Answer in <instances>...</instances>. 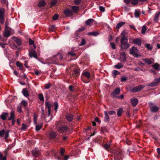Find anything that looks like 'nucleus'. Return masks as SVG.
<instances>
[{
    "mask_svg": "<svg viewBox=\"0 0 160 160\" xmlns=\"http://www.w3.org/2000/svg\"><path fill=\"white\" fill-rule=\"evenodd\" d=\"M55 125L58 128V132L61 133H68V134L71 133L70 129L67 125H63V123L59 121H56Z\"/></svg>",
    "mask_w": 160,
    "mask_h": 160,
    "instance_id": "obj_1",
    "label": "nucleus"
},
{
    "mask_svg": "<svg viewBox=\"0 0 160 160\" xmlns=\"http://www.w3.org/2000/svg\"><path fill=\"white\" fill-rule=\"evenodd\" d=\"M139 53V50H138L137 48L133 46L130 49L129 52L130 54L132 55L135 58H138V57H141V55L138 54V53Z\"/></svg>",
    "mask_w": 160,
    "mask_h": 160,
    "instance_id": "obj_2",
    "label": "nucleus"
},
{
    "mask_svg": "<svg viewBox=\"0 0 160 160\" xmlns=\"http://www.w3.org/2000/svg\"><path fill=\"white\" fill-rule=\"evenodd\" d=\"M121 48L123 50H126L130 46V44L128 42V41H120Z\"/></svg>",
    "mask_w": 160,
    "mask_h": 160,
    "instance_id": "obj_3",
    "label": "nucleus"
},
{
    "mask_svg": "<svg viewBox=\"0 0 160 160\" xmlns=\"http://www.w3.org/2000/svg\"><path fill=\"white\" fill-rule=\"evenodd\" d=\"M145 87L144 85H139L135 87L130 89V91L132 93H134L141 91Z\"/></svg>",
    "mask_w": 160,
    "mask_h": 160,
    "instance_id": "obj_4",
    "label": "nucleus"
},
{
    "mask_svg": "<svg viewBox=\"0 0 160 160\" xmlns=\"http://www.w3.org/2000/svg\"><path fill=\"white\" fill-rule=\"evenodd\" d=\"M62 55L61 54L58 53L52 58V60L53 63L57 62L59 61V60H62Z\"/></svg>",
    "mask_w": 160,
    "mask_h": 160,
    "instance_id": "obj_5",
    "label": "nucleus"
},
{
    "mask_svg": "<svg viewBox=\"0 0 160 160\" xmlns=\"http://www.w3.org/2000/svg\"><path fill=\"white\" fill-rule=\"evenodd\" d=\"M80 69L78 67H75L72 72V75L74 78L78 77L80 75Z\"/></svg>",
    "mask_w": 160,
    "mask_h": 160,
    "instance_id": "obj_6",
    "label": "nucleus"
},
{
    "mask_svg": "<svg viewBox=\"0 0 160 160\" xmlns=\"http://www.w3.org/2000/svg\"><path fill=\"white\" fill-rule=\"evenodd\" d=\"M120 89L119 88H117L113 91L111 93V96L113 98H116V95L120 94Z\"/></svg>",
    "mask_w": 160,
    "mask_h": 160,
    "instance_id": "obj_7",
    "label": "nucleus"
},
{
    "mask_svg": "<svg viewBox=\"0 0 160 160\" xmlns=\"http://www.w3.org/2000/svg\"><path fill=\"white\" fill-rule=\"evenodd\" d=\"M115 158L117 160H120L122 158V153L119 150H117L115 153Z\"/></svg>",
    "mask_w": 160,
    "mask_h": 160,
    "instance_id": "obj_8",
    "label": "nucleus"
},
{
    "mask_svg": "<svg viewBox=\"0 0 160 160\" xmlns=\"http://www.w3.org/2000/svg\"><path fill=\"white\" fill-rule=\"evenodd\" d=\"M29 55L30 58L34 57L36 59H38L37 54L35 50L33 49H32L30 51H29Z\"/></svg>",
    "mask_w": 160,
    "mask_h": 160,
    "instance_id": "obj_9",
    "label": "nucleus"
},
{
    "mask_svg": "<svg viewBox=\"0 0 160 160\" xmlns=\"http://www.w3.org/2000/svg\"><path fill=\"white\" fill-rule=\"evenodd\" d=\"M45 105L46 107L48 108V116H49L51 114V108L52 105L49 101L45 102Z\"/></svg>",
    "mask_w": 160,
    "mask_h": 160,
    "instance_id": "obj_10",
    "label": "nucleus"
},
{
    "mask_svg": "<svg viewBox=\"0 0 160 160\" xmlns=\"http://www.w3.org/2000/svg\"><path fill=\"white\" fill-rule=\"evenodd\" d=\"M11 29L10 28H7V29H5V32H4V36L5 37H8L10 35Z\"/></svg>",
    "mask_w": 160,
    "mask_h": 160,
    "instance_id": "obj_11",
    "label": "nucleus"
},
{
    "mask_svg": "<svg viewBox=\"0 0 160 160\" xmlns=\"http://www.w3.org/2000/svg\"><path fill=\"white\" fill-rule=\"evenodd\" d=\"M64 13L67 16L70 17L73 15L72 12L69 9H66L64 11Z\"/></svg>",
    "mask_w": 160,
    "mask_h": 160,
    "instance_id": "obj_12",
    "label": "nucleus"
},
{
    "mask_svg": "<svg viewBox=\"0 0 160 160\" xmlns=\"http://www.w3.org/2000/svg\"><path fill=\"white\" fill-rule=\"evenodd\" d=\"M130 101L131 104L133 107H135L138 102V99L135 98H132L130 100Z\"/></svg>",
    "mask_w": 160,
    "mask_h": 160,
    "instance_id": "obj_13",
    "label": "nucleus"
},
{
    "mask_svg": "<svg viewBox=\"0 0 160 160\" xmlns=\"http://www.w3.org/2000/svg\"><path fill=\"white\" fill-rule=\"evenodd\" d=\"M9 116V114L7 112H3L0 116V118L3 120H5Z\"/></svg>",
    "mask_w": 160,
    "mask_h": 160,
    "instance_id": "obj_14",
    "label": "nucleus"
},
{
    "mask_svg": "<svg viewBox=\"0 0 160 160\" xmlns=\"http://www.w3.org/2000/svg\"><path fill=\"white\" fill-rule=\"evenodd\" d=\"M57 134L55 132L53 131H50L49 133V137L50 139H52L55 138Z\"/></svg>",
    "mask_w": 160,
    "mask_h": 160,
    "instance_id": "obj_15",
    "label": "nucleus"
},
{
    "mask_svg": "<svg viewBox=\"0 0 160 160\" xmlns=\"http://www.w3.org/2000/svg\"><path fill=\"white\" fill-rule=\"evenodd\" d=\"M32 155L35 157H38L40 155V153L39 151L35 149L32 151Z\"/></svg>",
    "mask_w": 160,
    "mask_h": 160,
    "instance_id": "obj_16",
    "label": "nucleus"
},
{
    "mask_svg": "<svg viewBox=\"0 0 160 160\" xmlns=\"http://www.w3.org/2000/svg\"><path fill=\"white\" fill-rule=\"evenodd\" d=\"M73 116L72 114L67 113L65 116L66 119L69 122H71L73 119Z\"/></svg>",
    "mask_w": 160,
    "mask_h": 160,
    "instance_id": "obj_17",
    "label": "nucleus"
},
{
    "mask_svg": "<svg viewBox=\"0 0 160 160\" xmlns=\"http://www.w3.org/2000/svg\"><path fill=\"white\" fill-rule=\"evenodd\" d=\"M126 60L125 53L124 52H121V54L120 60L122 62H125Z\"/></svg>",
    "mask_w": 160,
    "mask_h": 160,
    "instance_id": "obj_18",
    "label": "nucleus"
},
{
    "mask_svg": "<svg viewBox=\"0 0 160 160\" xmlns=\"http://www.w3.org/2000/svg\"><path fill=\"white\" fill-rule=\"evenodd\" d=\"M94 20L92 19H89L86 21L85 22V24L87 25L92 26V25Z\"/></svg>",
    "mask_w": 160,
    "mask_h": 160,
    "instance_id": "obj_19",
    "label": "nucleus"
},
{
    "mask_svg": "<svg viewBox=\"0 0 160 160\" xmlns=\"http://www.w3.org/2000/svg\"><path fill=\"white\" fill-rule=\"evenodd\" d=\"M127 32L125 30H124L121 32V35L122 37L121 40H128L126 37Z\"/></svg>",
    "mask_w": 160,
    "mask_h": 160,
    "instance_id": "obj_20",
    "label": "nucleus"
},
{
    "mask_svg": "<svg viewBox=\"0 0 160 160\" xmlns=\"http://www.w3.org/2000/svg\"><path fill=\"white\" fill-rule=\"evenodd\" d=\"M123 109L122 108H120L117 110V114L118 117L121 116L122 114L123 113Z\"/></svg>",
    "mask_w": 160,
    "mask_h": 160,
    "instance_id": "obj_21",
    "label": "nucleus"
},
{
    "mask_svg": "<svg viewBox=\"0 0 160 160\" xmlns=\"http://www.w3.org/2000/svg\"><path fill=\"white\" fill-rule=\"evenodd\" d=\"M22 93L23 95L26 97H27L29 95V94L26 88H24L23 89Z\"/></svg>",
    "mask_w": 160,
    "mask_h": 160,
    "instance_id": "obj_22",
    "label": "nucleus"
},
{
    "mask_svg": "<svg viewBox=\"0 0 160 160\" xmlns=\"http://www.w3.org/2000/svg\"><path fill=\"white\" fill-rule=\"evenodd\" d=\"M151 111L153 112H157L159 110V108L157 106H152L150 107Z\"/></svg>",
    "mask_w": 160,
    "mask_h": 160,
    "instance_id": "obj_23",
    "label": "nucleus"
},
{
    "mask_svg": "<svg viewBox=\"0 0 160 160\" xmlns=\"http://www.w3.org/2000/svg\"><path fill=\"white\" fill-rule=\"evenodd\" d=\"M82 75L87 78L88 79L90 78V74L88 71H83L82 73Z\"/></svg>",
    "mask_w": 160,
    "mask_h": 160,
    "instance_id": "obj_24",
    "label": "nucleus"
},
{
    "mask_svg": "<svg viewBox=\"0 0 160 160\" xmlns=\"http://www.w3.org/2000/svg\"><path fill=\"white\" fill-rule=\"evenodd\" d=\"M160 14V12H158L155 14L154 18V21L156 22H157L158 20Z\"/></svg>",
    "mask_w": 160,
    "mask_h": 160,
    "instance_id": "obj_25",
    "label": "nucleus"
},
{
    "mask_svg": "<svg viewBox=\"0 0 160 160\" xmlns=\"http://www.w3.org/2000/svg\"><path fill=\"white\" fill-rule=\"evenodd\" d=\"M152 67L154 68L159 71L160 70V65L157 63H155L152 65Z\"/></svg>",
    "mask_w": 160,
    "mask_h": 160,
    "instance_id": "obj_26",
    "label": "nucleus"
},
{
    "mask_svg": "<svg viewBox=\"0 0 160 160\" xmlns=\"http://www.w3.org/2000/svg\"><path fill=\"white\" fill-rule=\"evenodd\" d=\"M99 34V32L98 31H94L92 32H91L89 33H88V35H92L94 36H96Z\"/></svg>",
    "mask_w": 160,
    "mask_h": 160,
    "instance_id": "obj_27",
    "label": "nucleus"
},
{
    "mask_svg": "<svg viewBox=\"0 0 160 160\" xmlns=\"http://www.w3.org/2000/svg\"><path fill=\"white\" fill-rule=\"evenodd\" d=\"M15 117V114L14 113V112L13 111H12L10 113V116L8 118V120L9 121L12 120L14 119V117Z\"/></svg>",
    "mask_w": 160,
    "mask_h": 160,
    "instance_id": "obj_28",
    "label": "nucleus"
},
{
    "mask_svg": "<svg viewBox=\"0 0 160 160\" xmlns=\"http://www.w3.org/2000/svg\"><path fill=\"white\" fill-rule=\"evenodd\" d=\"M158 85V82L156 81L152 82L151 83L147 84L146 85L148 86L154 87Z\"/></svg>",
    "mask_w": 160,
    "mask_h": 160,
    "instance_id": "obj_29",
    "label": "nucleus"
},
{
    "mask_svg": "<svg viewBox=\"0 0 160 160\" xmlns=\"http://www.w3.org/2000/svg\"><path fill=\"white\" fill-rule=\"evenodd\" d=\"M71 8L72 10V12L74 13H77L78 10V6H72L71 7Z\"/></svg>",
    "mask_w": 160,
    "mask_h": 160,
    "instance_id": "obj_30",
    "label": "nucleus"
},
{
    "mask_svg": "<svg viewBox=\"0 0 160 160\" xmlns=\"http://www.w3.org/2000/svg\"><path fill=\"white\" fill-rule=\"evenodd\" d=\"M123 65L122 63H119L114 66L115 68L120 69L123 67Z\"/></svg>",
    "mask_w": 160,
    "mask_h": 160,
    "instance_id": "obj_31",
    "label": "nucleus"
},
{
    "mask_svg": "<svg viewBox=\"0 0 160 160\" xmlns=\"http://www.w3.org/2000/svg\"><path fill=\"white\" fill-rule=\"evenodd\" d=\"M125 23V22H121L118 23L116 26L117 29H119Z\"/></svg>",
    "mask_w": 160,
    "mask_h": 160,
    "instance_id": "obj_32",
    "label": "nucleus"
},
{
    "mask_svg": "<svg viewBox=\"0 0 160 160\" xmlns=\"http://www.w3.org/2000/svg\"><path fill=\"white\" fill-rule=\"evenodd\" d=\"M68 54L71 56H74L76 55V53L74 52L73 49H72L71 51L68 52Z\"/></svg>",
    "mask_w": 160,
    "mask_h": 160,
    "instance_id": "obj_33",
    "label": "nucleus"
},
{
    "mask_svg": "<svg viewBox=\"0 0 160 160\" xmlns=\"http://www.w3.org/2000/svg\"><path fill=\"white\" fill-rule=\"evenodd\" d=\"M143 61L145 63H148L149 65L151 64L152 63L151 60L149 59L145 58L143 59Z\"/></svg>",
    "mask_w": 160,
    "mask_h": 160,
    "instance_id": "obj_34",
    "label": "nucleus"
},
{
    "mask_svg": "<svg viewBox=\"0 0 160 160\" xmlns=\"http://www.w3.org/2000/svg\"><path fill=\"white\" fill-rule=\"evenodd\" d=\"M43 124L41 123L40 124L37 125L35 127V129L36 131H39L42 128Z\"/></svg>",
    "mask_w": 160,
    "mask_h": 160,
    "instance_id": "obj_35",
    "label": "nucleus"
},
{
    "mask_svg": "<svg viewBox=\"0 0 160 160\" xmlns=\"http://www.w3.org/2000/svg\"><path fill=\"white\" fill-rule=\"evenodd\" d=\"M46 4L44 1L42 0L40 1L38 5V6L39 7H42L43 6H44Z\"/></svg>",
    "mask_w": 160,
    "mask_h": 160,
    "instance_id": "obj_36",
    "label": "nucleus"
},
{
    "mask_svg": "<svg viewBox=\"0 0 160 160\" xmlns=\"http://www.w3.org/2000/svg\"><path fill=\"white\" fill-rule=\"evenodd\" d=\"M5 10L3 8H0V16H4Z\"/></svg>",
    "mask_w": 160,
    "mask_h": 160,
    "instance_id": "obj_37",
    "label": "nucleus"
},
{
    "mask_svg": "<svg viewBox=\"0 0 160 160\" xmlns=\"http://www.w3.org/2000/svg\"><path fill=\"white\" fill-rule=\"evenodd\" d=\"M135 17L136 18H138L140 14V12L139 11H138L137 10H135Z\"/></svg>",
    "mask_w": 160,
    "mask_h": 160,
    "instance_id": "obj_38",
    "label": "nucleus"
},
{
    "mask_svg": "<svg viewBox=\"0 0 160 160\" xmlns=\"http://www.w3.org/2000/svg\"><path fill=\"white\" fill-rule=\"evenodd\" d=\"M65 152V149L61 148V150L60 152V153L61 156L63 157L64 156V153Z\"/></svg>",
    "mask_w": 160,
    "mask_h": 160,
    "instance_id": "obj_39",
    "label": "nucleus"
},
{
    "mask_svg": "<svg viewBox=\"0 0 160 160\" xmlns=\"http://www.w3.org/2000/svg\"><path fill=\"white\" fill-rule=\"evenodd\" d=\"M134 44H137L138 46H140L142 43L141 41H133Z\"/></svg>",
    "mask_w": 160,
    "mask_h": 160,
    "instance_id": "obj_40",
    "label": "nucleus"
},
{
    "mask_svg": "<svg viewBox=\"0 0 160 160\" xmlns=\"http://www.w3.org/2000/svg\"><path fill=\"white\" fill-rule=\"evenodd\" d=\"M38 98L41 101H44V98L43 95L42 93H41L38 95Z\"/></svg>",
    "mask_w": 160,
    "mask_h": 160,
    "instance_id": "obj_41",
    "label": "nucleus"
},
{
    "mask_svg": "<svg viewBox=\"0 0 160 160\" xmlns=\"http://www.w3.org/2000/svg\"><path fill=\"white\" fill-rule=\"evenodd\" d=\"M147 28L145 26H143L142 27V34H144L145 33V32Z\"/></svg>",
    "mask_w": 160,
    "mask_h": 160,
    "instance_id": "obj_42",
    "label": "nucleus"
},
{
    "mask_svg": "<svg viewBox=\"0 0 160 160\" xmlns=\"http://www.w3.org/2000/svg\"><path fill=\"white\" fill-rule=\"evenodd\" d=\"M145 46L147 49L149 50H151L152 49V47L150 46L149 44H147Z\"/></svg>",
    "mask_w": 160,
    "mask_h": 160,
    "instance_id": "obj_43",
    "label": "nucleus"
},
{
    "mask_svg": "<svg viewBox=\"0 0 160 160\" xmlns=\"http://www.w3.org/2000/svg\"><path fill=\"white\" fill-rule=\"evenodd\" d=\"M112 74H114L115 75L117 76L118 75H119L120 73L117 70H114L112 71Z\"/></svg>",
    "mask_w": 160,
    "mask_h": 160,
    "instance_id": "obj_44",
    "label": "nucleus"
},
{
    "mask_svg": "<svg viewBox=\"0 0 160 160\" xmlns=\"http://www.w3.org/2000/svg\"><path fill=\"white\" fill-rule=\"evenodd\" d=\"M16 65L19 68H21V67H22L23 65L21 63V62L18 61H17L16 62Z\"/></svg>",
    "mask_w": 160,
    "mask_h": 160,
    "instance_id": "obj_45",
    "label": "nucleus"
},
{
    "mask_svg": "<svg viewBox=\"0 0 160 160\" xmlns=\"http://www.w3.org/2000/svg\"><path fill=\"white\" fill-rule=\"evenodd\" d=\"M52 84L50 83L45 84L44 86L45 88L47 89H48L52 86Z\"/></svg>",
    "mask_w": 160,
    "mask_h": 160,
    "instance_id": "obj_46",
    "label": "nucleus"
},
{
    "mask_svg": "<svg viewBox=\"0 0 160 160\" xmlns=\"http://www.w3.org/2000/svg\"><path fill=\"white\" fill-rule=\"evenodd\" d=\"M85 29V28L83 27H81V28H79L76 32V34H77V33L78 32H82V31H83Z\"/></svg>",
    "mask_w": 160,
    "mask_h": 160,
    "instance_id": "obj_47",
    "label": "nucleus"
},
{
    "mask_svg": "<svg viewBox=\"0 0 160 160\" xmlns=\"http://www.w3.org/2000/svg\"><path fill=\"white\" fill-rule=\"evenodd\" d=\"M22 104L25 107H26L28 105V102L27 101L24 100H23L21 102Z\"/></svg>",
    "mask_w": 160,
    "mask_h": 160,
    "instance_id": "obj_48",
    "label": "nucleus"
},
{
    "mask_svg": "<svg viewBox=\"0 0 160 160\" xmlns=\"http://www.w3.org/2000/svg\"><path fill=\"white\" fill-rule=\"evenodd\" d=\"M110 118L108 115L105 116L104 121L105 122H108Z\"/></svg>",
    "mask_w": 160,
    "mask_h": 160,
    "instance_id": "obj_49",
    "label": "nucleus"
},
{
    "mask_svg": "<svg viewBox=\"0 0 160 160\" xmlns=\"http://www.w3.org/2000/svg\"><path fill=\"white\" fill-rule=\"evenodd\" d=\"M54 104L55 106L54 109L55 112H56L58 109V104L57 102H54Z\"/></svg>",
    "mask_w": 160,
    "mask_h": 160,
    "instance_id": "obj_50",
    "label": "nucleus"
},
{
    "mask_svg": "<svg viewBox=\"0 0 160 160\" xmlns=\"http://www.w3.org/2000/svg\"><path fill=\"white\" fill-rule=\"evenodd\" d=\"M110 145L107 144H105L103 145V148L106 150L110 148Z\"/></svg>",
    "mask_w": 160,
    "mask_h": 160,
    "instance_id": "obj_51",
    "label": "nucleus"
},
{
    "mask_svg": "<svg viewBox=\"0 0 160 160\" xmlns=\"http://www.w3.org/2000/svg\"><path fill=\"white\" fill-rule=\"evenodd\" d=\"M138 0H132L131 3L132 4L135 5L138 3Z\"/></svg>",
    "mask_w": 160,
    "mask_h": 160,
    "instance_id": "obj_52",
    "label": "nucleus"
},
{
    "mask_svg": "<svg viewBox=\"0 0 160 160\" xmlns=\"http://www.w3.org/2000/svg\"><path fill=\"white\" fill-rule=\"evenodd\" d=\"M108 113L110 115H115L116 112L114 111H109Z\"/></svg>",
    "mask_w": 160,
    "mask_h": 160,
    "instance_id": "obj_53",
    "label": "nucleus"
},
{
    "mask_svg": "<svg viewBox=\"0 0 160 160\" xmlns=\"http://www.w3.org/2000/svg\"><path fill=\"white\" fill-rule=\"evenodd\" d=\"M6 156L4 157L3 154L0 155V160H6Z\"/></svg>",
    "mask_w": 160,
    "mask_h": 160,
    "instance_id": "obj_54",
    "label": "nucleus"
},
{
    "mask_svg": "<svg viewBox=\"0 0 160 160\" xmlns=\"http://www.w3.org/2000/svg\"><path fill=\"white\" fill-rule=\"evenodd\" d=\"M5 131L4 130H2L0 131V137L3 136L4 134L5 133Z\"/></svg>",
    "mask_w": 160,
    "mask_h": 160,
    "instance_id": "obj_55",
    "label": "nucleus"
},
{
    "mask_svg": "<svg viewBox=\"0 0 160 160\" xmlns=\"http://www.w3.org/2000/svg\"><path fill=\"white\" fill-rule=\"evenodd\" d=\"M128 79V78L125 77V76L122 77L121 78V81L122 82H123L126 81Z\"/></svg>",
    "mask_w": 160,
    "mask_h": 160,
    "instance_id": "obj_56",
    "label": "nucleus"
},
{
    "mask_svg": "<svg viewBox=\"0 0 160 160\" xmlns=\"http://www.w3.org/2000/svg\"><path fill=\"white\" fill-rule=\"evenodd\" d=\"M0 21L2 24H3L4 23V16H0Z\"/></svg>",
    "mask_w": 160,
    "mask_h": 160,
    "instance_id": "obj_57",
    "label": "nucleus"
},
{
    "mask_svg": "<svg viewBox=\"0 0 160 160\" xmlns=\"http://www.w3.org/2000/svg\"><path fill=\"white\" fill-rule=\"evenodd\" d=\"M110 45L112 48L113 49H115L116 48V45L115 44L112 42H111L110 43Z\"/></svg>",
    "mask_w": 160,
    "mask_h": 160,
    "instance_id": "obj_58",
    "label": "nucleus"
},
{
    "mask_svg": "<svg viewBox=\"0 0 160 160\" xmlns=\"http://www.w3.org/2000/svg\"><path fill=\"white\" fill-rule=\"evenodd\" d=\"M74 87L73 86L70 85L69 86V90L72 92L74 91Z\"/></svg>",
    "mask_w": 160,
    "mask_h": 160,
    "instance_id": "obj_59",
    "label": "nucleus"
},
{
    "mask_svg": "<svg viewBox=\"0 0 160 160\" xmlns=\"http://www.w3.org/2000/svg\"><path fill=\"white\" fill-rule=\"evenodd\" d=\"M37 117L36 116L35 114H34L33 121H34V123L35 124H37Z\"/></svg>",
    "mask_w": 160,
    "mask_h": 160,
    "instance_id": "obj_60",
    "label": "nucleus"
},
{
    "mask_svg": "<svg viewBox=\"0 0 160 160\" xmlns=\"http://www.w3.org/2000/svg\"><path fill=\"white\" fill-rule=\"evenodd\" d=\"M99 9L101 12H104L105 11V8L102 6H100L99 7Z\"/></svg>",
    "mask_w": 160,
    "mask_h": 160,
    "instance_id": "obj_61",
    "label": "nucleus"
},
{
    "mask_svg": "<svg viewBox=\"0 0 160 160\" xmlns=\"http://www.w3.org/2000/svg\"><path fill=\"white\" fill-rule=\"evenodd\" d=\"M55 28V26L54 25H52L49 28V30L51 31H52L54 30V29Z\"/></svg>",
    "mask_w": 160,
    "mask_h": 160,
    "instance_id": "obj_62",
    "label": "nucleus"
},
{
    "mask_svg": "<svg viewBox=\"0 0 160 160\" xmlns=\"http://www.w3.org/2000/svg\"><path fill=\"white\" fill-rule=\"evenodd\" d=\"M6 45V44L4 42H0V46L2 47L3 48H5V46Z\"/></svg>",
    "mask_w": 160,
    "mask_h": 160,
    "instance_id": "obj_63",
    "label": "nucleus"
},
{
    "mask_svg": "<svg viewBox=\"0 0 160 160\" xmlns=\"http://www.w3.org/2000/svg\"><path fill=\"white\" fill-rule=\"evenodd\" d=\"M9 132H7L6 133H5V137H4V138L6 140L8 138V137H9Z\"/></svg>",
    "mask_w": 160,
    "mask_h": 160,
    "instance_id": "obj_64",
    "label": "nucleus"
}]
</instances>
